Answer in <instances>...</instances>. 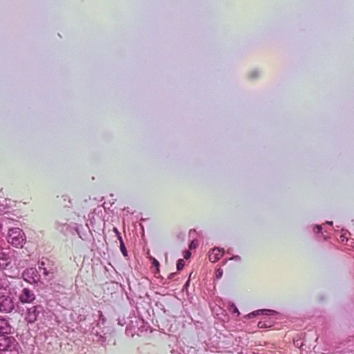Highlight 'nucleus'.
I'll list each match as a JSON object with an SVG mask.
<instances>
[{
  "label": "nucleus",
  "mask_w": 354,
  "mask_h": 354,
  "mask_svg": "<svg viewBox=\"0 0 354 354\" xmlns=\"http://www.w3.org/2000/svg\"><path fill=\"white\" fill-rule=\"evenodd\" d=\"M24 241V234L20 228L15 227L9 230L8 242L16 248L22 247Z\"/></svg>",
  "instance_id": "obj_1"
},
{
  "label": "nucleus",
  "mask_w": 354,
  "mask_h": 354,
  "mask_svg": "<svg viewBox=\"0 0 354 354\" xmlns=\"http://www.w3.org/2000/svg\"><path fill=\"white\" fill-rule=\"evenodd\" d=\"M13 308L14 304L11 297L0 293V312L10 313Z\"/></svg>",
  "instance_id": "obj_2"
},
{
  "label": "nucleus",
  "mask_w": 354,
  "mask_h": 354,
  "mask_svg": "<svg viewBox=\"0 0 354 354\" xmlns=\"http://www.w3.org/2000/svg\"><path fill=\"white\" fill-rule=\"evenodd\" d=\"M19 299L23 304L31 303L35 299V295L30 289L24 288L19 297Z\"/></svg>",
  "instance_id": "obj_3"
},
{
  "label": "nucleus",
  "mask_w": 354,
  "mask_h": 354,
  "mask_svg": "<svg viewBox=\"0 0 354 354\" xmlns=\"http://www.w3.org/2000/svg\"><path fill=\"white\" fill-rule=\"evenodd\" d=\"M224 254L223 250L214 248L209 252V259L212 262L218 261Z\"/></svg>",
  "instance_id": "obj_4"
},
{
  "label": "nucleus",
  "mask_w": 354,
  "mask_h": 354,
  "mask_svg": "<svg viewBox=\"0 0 354 354\" xmlns=\"http://www.w3.org/2000/svg\"><path fill=\"white\" fill-rule=\"evenodd\" d=\"M38 315L37 308L32 306L28 309L25 319L28 323H34L37 320Z\"/></svg>",
  "instance_id": "obj_5"
},
{
  "label": "nucleus",
  "mask_w": 354,
  "mask_h": 354,
  "mask_svg": "<svg viewBox=\"0 0 354 354\" xmlns=\"http://www.w3.org/2000/svg\"><path fill=\"white\" fill-rule=\"evenodd\" d=\"M10 332V326L5 319H0V333L7 334Z\"/></svg>",
  "instance_id": "obj_6"
},
{
  "label": "nucleus",
  "mask_w": 354,
  "mask_h": 354,
  "mask_svg": "<svg viewBox=\"0 0 354 354\" xmlns=\"http://www.w3.org/2000/svg\"><path fill=\"white\" fill-rule=\"evenodd\" d=\"M120 251L122 252V254H123L124 257H127V250L126 249V247H125V245L124 243V241L123 240H120Z\"/></svg>",
  "instance_id": "obj_7"
},
{
  "label": "nucleus",
  "mask_w": 354,
  "mask_h": 354,
  "mask_svg": "<svg viewBox=\"0 0 354 354\" xmlns=\"http://www.w3.org/2000/svg\"><path fill=\"white\" fill-rule=\"evenodd\" d=\"M185 266V261L183 259H178L176 264V268L178 270H180L183 268Z\"/></svg>",
  "instance_id": "obj_8"
},
{
  "label": "nucleus",
  "mask_w": 354,
  "mask_h": 354,
  "mask_svg": "<svg viewBox=\"0 0 354 354\" xmlns=\"http://www.w3.org/2000/svg\"><path fill=\"white\" fill-rule=\"evenodd\" d=\"M113 232H115L118 239L120 241V240H122V238L121 236V234H120V232H119V230H118V228L116 227H113Z\"/></svg>",
  "instance_id": "obj_9"
},
{
  "label": "nucleus",
  "mask_w": 354,
  "mask_h": 354,
  "mask_svg": "<svg viewBox=\"0 0 354 354\" xmlns=\"http://www.w3.org/2000/svg\"><path fill=\"white\" fill-rule=\"evenodd\" d=\"M153 264L155 266H159V262L156 259H153Z\"/></svg>",
  "instance_id": "obj_10"
},
{
  "label": "nucleus",
  "mask_w": 354,
  "mask_h": 354,
  "mask_svg": "<svg viewBox=\"0 0 354 354\" xmlns=\"http://www.w3.org/2000/svg\"><path fill=\"white\" fill-rule=\"evenodd\" d=\"M190 254H190V252H186V253H185V254L184 257H185V259H187V258H189V257Z\"/></svg>",
  "instance_id": "obj_11"
},
{
  "label": "nucleus",
  "mask_w": 354,
  "mask_h": 354,
  "mask_svg": "<svg viewBox=\"0 0 354 354\" xmlns=\"http://www.w3.org/2000/svg\"><path fill=\"white\" fill-rule=\"evenodd\" d=\"M43 273H44V274H45V275H48L49 272H48V271H47V270H46V268H44V272H43Z\"/></svg>",
  "instance_id": "obj_12"
},
{
  "label": "nucleus",
  "mask_w": 354,
  "mask_h": 354,
  "mask_svg": "<svg viewBox=\"0 0 354 354\" xmlns=\"http://www.w3.org/2000/svg\"><path fill=\"white\" fill-rule=\"evenodd\" d=\"M5 349V346H3L1 344H0V351H3Z\"/></svg>",
  "instance_id": "obj_13"
},
{
  "label": "nucleus",
  "mask_w": 354,
  "mask_h": 354,
  "mask_svg": "<svg viewBox=\"0 0 354 354\" xmlns=\"http://www.w3.org/2000/svg\"><path fill=\"white\" fill-rule=\"evenodd\" d=\"M218 276H219V277H221L222 272H220L219 270H218Z\"/></svg>",
  "instance_id": "obj_14"
},
{
  "label": "nucleus",
  "mask_w": 354,
  "mask_h": 354,
  "mask_svg": "<svg viewBox=\"0 0 354 354\" xmlns=\"http://www.w3.org/2000/svg\"><path fill=\"white\" fill-rule=\"evenodd\" d=\"M192 246H194V244L192 243L190 248H192Z\"/></svg>",
  "instance_id": "obj_15"
},
{
  "label": "nucleus",
  "mask_w": 354,
  "mask_h": 354,
  "mask_svg": "<svg viewBox=\"0 0 354 354\" xmlns=\"http://www.w3.org/2000/svg\"><path fill=\"white\" fill-rule=\"evenodd\" d=\"M192 246H194V244L192 243L190 248H192Z\"/></svg>",
  "instance_id": "obj_16"
}]
</instances>
